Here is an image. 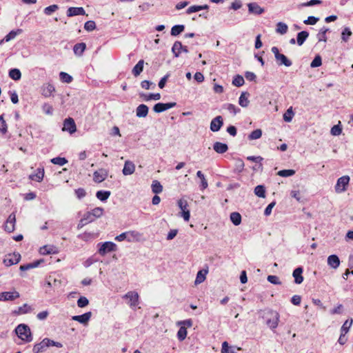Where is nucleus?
I'll list each match as a JSON object with an SVG mask.
<instances>
[{"label":"nucleus","instance_id":"1","mask_svg":"<svg viewBox=\"0 0 353 353\" xmlns=\"http://www.w3.org/2000/svg\"><path fill=\"white\" fill-rule=\"evenodd\" d=\"M15 332L18 337L24 343H30L33 339L30 329L26 324H19L15 328Z\"/></svg>","mask_w":353,"mask_h":353},{"label":"nucleus","instance_id":"2","mask_svg":"<svg viewBox=\"0 0 353 353\" xmlns=\"http://www.w3.org/2000/svg\"><path fill=\"white\" fill-rule=\"evenodd\" d=\"M177 205L181 210L179 215L183 217L185 221H189L190 218V211L187 200L180 199L177 201Z\"/></svg>","mask_w":353,"mask_h":353},{"label":"nucleus","instance_id":"3","mask_svg":"<svg viewBox=\"0 0 353 353\" xmlns=\"http://www.w3.org/2000/svg\"><path fill=\"white\" fill-rule=\"evenodd\" d=\"M272 52L274 54L275 59L279 65H284L287 67L292 65V61L289 60L285 55L281 54L277 47H272Z\"/></svg>","mask_w":353,"mask_h":353},{"label":"nucleus","instance_id":"4","mask_svg":"<svg viewBox=\"0 0 353 353\" xmlns=\"http://www.w3.org/2000/svg\"><path fill=\"white\" fill-rule=\"evenodd\" d=\"M98 252L100 255L104 256L107 253L110 252L116 251L117 245L112 242L107 241L103 243H99Z\"/></svg>","mask_w":353,"mask_h":353},{"label":"nucleus","instance_id":"5","mask_svg":"<svg viewBox=\"0 0 353 353\" xmlns=\"http://www.w3.org/2000/svg\"><path fill=\"white\" fill-rule=\"evenodd\" d=\"M40 92L42 96L46 98H48L54 96L55 88L52 83H45L41 87Z\"/></svg>","mask_w":353,"mask_h":353},{"label":"nucleus","instance_id":"6","mask_svg":"<svg viewBox=\"0 0 353 353\" xmlns=\"http://www.w3.org/2000/svg\"><path fill=\"white\" fill-rule=\"evenodd\" d=\"M350 177L348 176H343L340 177L335 185V191L337 193H341L346 190V187L350 182Z\"/></svg>","mask_w":353,"mask_h":353},{"label":"nucleus","instance_id":"7","mask_svg":"<svg viewBox=\"0 0 353 353\" xmlns=\"http://www.w3.org/2000/svg\"><path fill=\"white\" fill-rule=\"evenodd\" d=\"M123 298L129 300L128 304L131 307H135L139 305V296L137 292L130 291Z\"/></svg>","mask_w":353,"mask_h":353},{"label":"nucleus","instance_id":"8","mask_svg":"<svg viewBox=\"0 0 353 353\" xmlns=\"http://www.w3.org/2000/svg\"><path fill=\"white\" fill-rule=\"evenodd\" d=\"M20 259L21 255L19 253H12L6 255L3 262L6 266L8 267L18 263Z\"/></svg>","mask_w":353,"mask_h":353},{"label":"nucleus","instance_id":"9","mask_svg":"<svg viewBox=\"0 0 353 353\" xmlns=\"http://www.w3.org/2000/svg\"><path fill=\"white\" fill-rule=\"evenodd\" d=\"M15 223H16V215L14 212H12L8 217L5 224H4V230L5 231L11 233L15 229Z\"/></svg>","mask_w":353,"mask_h":353},{"label":"nucleus","instance_id":"10","mask_svg":"<svg viewBox=\"0 0 353 353\" xmlns=\"http://www.w3.org/2000/svg\"><path fill=\"white\" fill-rule=\"evenodd\" d=\"M63 131H67L70 134H73L77 130L76 123L72 118H67L63 121Z\"/></svg>","mask_w":353,"mask_h":353},{"label":"nucleus","instance_id":"11","mask_svg":"<svg viewBox=\"0 0 353 353\" xmlns=\"http://www.w3.org/2000/svg\"><path fill=\"white\" fill-rule=\"evenodd\" d=\"M50 339L45 338L40 343H36L32 348L33 353H40L44 352L50 347Z\"/></svg>","mask_w":353,"mask_h":353},{"label":"nucleus","instance_id":"12","mask_svg":"<svg viewBox=\"0 0 353 353\" xmlns=\"http://www.w3.org/2000/svg\"><path fill=\"white\" fill-rule=\"evenodd\" d=\"M269 314L270 317L267 320V324L270 328L274 329L278 326L279 314L277 312L274 311H270Z\"/></svg>","mask_w":353,"mask_h":353},{"label":"nucleus","instance_id":"13","mask_svg":"<svg viewBox=\"0 0 353 353\" xmlns=\"http://www.w3.org/2000/svg\"><path fill=\"white\" fill-rule=\"evenodd\" d=\"M19 297V293L17 291L3 292L0 293V301H13Z\"/></svg>","mask_w":353,"mask_h":353},{"label":"nucleus","instance_id":"14","mask_svg":"<svg viewBox=\"0 0 353 353\" xmlns=\"http://www.w3.org/2000/svg\"><path fill=\"white\" fill-rule=\"evenodd\" d=\"M108 172L105 169H99L93 174V181L95 183H101L108 176Z\"/></svg>","mask_w":353,"mask_h":353},{"label":"nucleus","instance_id":"15","mask_svg":"<svg viewBox=\"0 0 353 353\" xmlns=\"http://www.w3.org/2000/svg\"><path fill=\"white\" fill-rule=\"evenodd\" d=\"M223 125V120L221 116L214 118L210 123V130L212 132H218Z\"/></svg>","mask_w":353,"mask_h":353},{"label":"nucleus","instance_id":"16","mask_svg":"<svg viewBox=\"0 0 353 353\" xmlns=\"http://www.w3.org/2000/svg\"><path fill=\"white\" fill-rule=\"evenodd\" d=\"M176 105V103H158L154 105L153 110L156 112H161L165 111L170 108H172Z\"/></svg>","mask_w":353,"mask_h":353},{"label":"nucleus","instance_id":"17","mask_svg":"<svg viewBox=\"0 0 353 353\" xmlns=\"http://www.w3.org/2000/svg\"><path fill=\"white\" fill-rule=\"evenodd\" d=\"M94 218L93 217L92 213L90 212H85L81 219L79 221V223L77 225L78 229L83 228L88 223H90L94 221Z\"/></svg>","mask_w":353,"mask_h":353},{"label":"nucleus","instance_id":"18","mask_svg":"<svg viewBox=\"0 0 353 353\" xmlns=\"http://www.w3.org/2000/svg\"><path fill=\"white\" fill-rule=\"evenodd\" d=\"M85 14V10L82 7H70L67 10V16L68 17Z\"/></svg>","mask_w":353,"mask_h":353},{"label":"nucleus","instance_id":"19","mask_svg":"<svg viewBox=\"0 0 353 353\" xmlns=\"http://www.w3.org/2000/svg\"><path fill=\"white\" fill-rule=\"evenodd\" d=\"M135 171V165L130 161H126L122 170L123 174L125 176L133 174Z\"/></svg>","mask_w":353,"mask_h":353},{"label":"nucleus","instance_id":"20","mask_svg":"<svg viewBox=\"0 0 353 353\" xmlns=\"http://www.w3.org/2000/svg\"><path fill=\"white\" fill-rule=\"evenodd\" d=\"M92 314L90 312H86L82 315L73 316L72 320L78 321L82 324H87L89 320L90 319Z\"/></svg>","mask_w":353,"mask_h":353},{"label":"nucleus","instance_id":"21","mask_svg":"<svg viewBox=\"0 0 353 353\" xmlns=\"http://www.w3.org/2000/svg\"><path fill=\"white\" fill-rule=\"evenodd\" d=\"M128 241L129 242H139L142 239V234L137 231H129L128 232Z\"/></svg>","mask_w":353,"mask_h":353},{"label":"nucleus","instance_id":"22","mask_svg":"<svg viewBox=\"0 0 353 353\" xmlns=\"http://www.w3.org/2000/svg\"><path fill=\"white\" fill-rule=\"evenodd\" d=\"M248 7L249 12L255 14H261L264 12V10L256 3H250L248 5Z\"/></svg>","mask_w":353,"mask_h":353},{"label":"nucleus","instance_id":"23","mask_svg":"<svg viewBox=\"0 0 353 353\" xmlns=\"http://www.w3.org/2000/svg\"><path fill=\"white\" fill-rule=\"evenodd\" d=\"M148 114V107L145 104L139 105L136 109V115L138 117H145Z\"/></svg>","mask_w":353,"mask_h":353},{"label":"nucleus","instance_id":"24","mask_svg":"<svg viewBox=\"0 0 353 353\" xmlns=\"http://www.w3.org/2000/svg\"><path fill=\"white\" fill-rule=\"evenodd\" d=\"M213 148L219 154H223L228 150L227 144L221 142H215L213 145Z\"/></svg>","mask_w":353,"mask_h":353},{"label":"nucleus","instance_id":"25","mask_svg":"<svg viewBox=\"0 0 353 353\" xmlns=\"http://www.w3.org/2000/svg\"><path fill=\"white\" fill-rule=\"evenodd\" d=\"M44 177V169L43 168H38L37 170V172L34 174H30L29 178L32 181H36L38 182H41Z\"/></svg>","mask_w":353,"mask_h":353},{"label":"nucleus","instance_id":"26","mask_svg":"<svg viewBox=\"0 0 353 353\" xmlns=\"http://www.w3.org/2000/svg\"><path fill=\"white\" fill-rule=\"evenodd\" d=\"M303 268H297L293 272V276L294 278V282L296 284H301L303 281V276H302Z\"/></svg>","mask_w":353,"mask_h":353},{"label":"nucleus","instance_id":"27","mask_svg":"<svg viewBox=\"0 0 353 353\" xmlns=\"http://www.w3.org/2000/svg\"><path fill=\"white\" fill-rule=\"evenodd\" d=\"M327 263L332 268H337L340 265L339 258L335 254L330 255L327 258Z\"/></svg>","mask_w":353,"mask_h":353},{"label":"nucleus","instance_id":"28","mask_svg":"<svg viewBox=\"0 0 353 353\" xmlns=\"http://www.w3.org/2000/svg\"><path fill=\"white\" fill-rule=\"evenodd\" d=\"M57 252V248L51 245H44L39 250V253L43 255L55 254Z\"/></svg>","mask_w":353,"mask_h":353},{"label":"nucleus","instance_id":"29","mask_svg":"<svg viewBox=\"0 0 353 353\" xmlns=\"http://www.w3.org/2000/svg\"><path fill=\"white\" fill-rule=\"evenodd\" d=\"M235 350H241L240 347L236 348L235 347L229 346L228 342L224 341L222 343L221 353H235Z\"/></svg>","mask_w":353,"mask_h":353},{"label":"nucleus","instance_id":"30","mask_svg":"<svg viewBox=\"0 0 353 353\" xmlns=\"http://www.w3.org/2000/svg\"><path fill=\"white\" fill-rule=\"evenodd\" d=\"M85 48L86 45L85 43H79L74 45L73 50L76 55L81 56L85 51Z\"/></svg>","mask_w":353,"mask_h":353},{"label":"nucleus","instance_id":"31","mask_svg":"<svg viewBox=\"0 0 353 353\" xmlns=\"http://www.w3.org/2000/svg\"><path fill=\"white\" fill-rule=\"evenodd\" d=\"M143 64H144V61L143 60H140L136 65L132 69V74L135 76V77H137L139 76L143 71Z\"/></svg>","mask_w":353,"mask_h":353},{"label":"nucleus","instance_id":"32","mask_svg":"<svg viewBox=\"0 0 353 353\" xmlns=\"http://www.w3.org/2000/svg\"><path fill=\"white\" fill-rule=\"evenodd\" d=\"M32 310V309L31 306L28 305V304H24L23 305L18 307L17 310H14V313L17 315L23 314L30 312Z\"/></svg>","mask_w":353,"mask_h":353},{"label":"nucleus","instance_id":"33","mask_svg":"<svg viewBox=\"0 0 353 353\" xmlns=\"http://www.w3.org/2000/svg\"><path fill=\"white\" fill-rule=\"evenodd\" d=\"M309 36V33L307 31H301L298 33L297 38H296V42L299 46L303 45V43L305 42V41L307 39V38Z\"/></svg>","mask_w":353,"mask_h":353},{"label":"nucleus","instance_id":"34","mask_svg":"<svg viewBox=\"0 0 353 353\" xmlns=\"http://www.w3.org/2000/svg\"><path fill=\"white\" fill-rule=\"evenodd\" d=\"M248 94L245 92H243L239 99V103L241 106L245 108L248 107L250 103L248 100Z\"/></svg>","mask_w":353,"mask_h":353},{"label":"nucleus","instance_id":"35","mask_svg":"<svg viewBox=\"0 0 353 353\" xmlns=\"http://www.w3.org/2000/svg\"><path fill=\"white\" fill-rule=\"evenodd\" d=\"M209 6L208 5H203V6H192L189 7L187 10L188 14H191L193 12H199L202 10H208Z\"/></svg>","mask_w":353,"mask_h":353},{"label":"nucleus","instance_id":"36","mask_svg":"<svg viewBox=\"0 0 353 353\" xmlns=\"http://www.w3.org/2000/svg\"><path fill=\"white\" fill-rule=\"evenodd\" d=\"M42 261V260H38L30 263L22 265L20 266V270L22 271H26L34 268H37Z\"/></svg>","mask_w":353,"mask_h":353},{"label":"nucleus","instance_id":"37","mask_svg":"<svg viewBox=\"0 0 353 353\" xmlns=\"http://www.w3.org/2000/svg\"><path fill=\"white\" fill-rule=\"evenodd\" d=\"M152 191L154 194H159L163 191V186L159 181L157 180L152 181Z\"/></svg>","mask_w":353,"mask_h":353},{"label":"nucleus","instance_id":"38","mask_svg":"<svg viewBox=\"0 0 353 353\" xmlns=\"http://www.w3.org/2000/svg\"><path fill=\"white\" fill-rule=\"evenodd\" d=\"M230 220L235 225H239L241 223V216L239 212H232L230 214Z\"/></svg>","mask_w":353,"mask_h":353},{"label":"nucleus","instance_id":"39","mask_svg":"<svg viewBox=\"0 0 353 353\" xmlns=\"http://www.w3.org/2000/svg\"><path fill=\"white\" fill-rule=\"evenodd\" d=\"M22 32L21 29H17L16 30L10 31L3 39V41L8 42L16 37L17 35Z\"/></svg>","mask_w":353,"mask_h":353},{"label":"nucleus","instance_id":"40","mask_svg":"<svg viewBox=\"0 0 353 353\" xmlns=\"http://www.w3.org/2000/svg\"><path fill=\"white\" fill-rule=\"evenodd\" d=\"M0 132L2 134H6L8 132V125L4 119V114L0 115Z\"/></svg>","mask_w":353,"mask_h":353},{"label":"nucleus","instance_id":"41","mask_svg":"<svg viewBox=\"0 0 353 353\" xmlns=\"http://www.w3.org/2000/svg\"><path fill=\"white\" fill-rule=\"evenodd\" d=\"M9 77L13 80H19L21 77V73L19 69L14 68L9 71Z\"/></svg>","mask_w":353,"mask_h":353},{"label":"nucleus","instance_id":"42","mask_svg":"<svg viewBox=\"0 0 353 353\" xmlns=\"http://www.w3.org/2000/svg\"><path fill=\"white\" fill-rule=\"evenodd\" d=\"M141 97H142L145 101L150 100H159L161 99V94L159 93L150 94H143L141 95Z\"/></svg>","mask_w":353,"mask_h":353},{"label":"nucleus","instance_id":"43","mask_svg":"<svg viewBox=\"0 0 353 353\" xmlns=\"http://www.w3.org/2000/svg\"><path fill=\"white\" fill-rule=\"evenodd\" d=\"M352 323H353L352 319L346 320L341 327V333H344L346 334L349 332V330L351 327Z\"/></svg>","mask_w":353,"mask_h":353},{"label":"nucleus","instance_id":"44","mask_svg":"<svg viewBox=\"0 0 353 353\" xmlns=\"http://www.w3.org/2000/svg\"><path fill=\"white\" fill-rule=\"evenodd\" d=\"M185 27L183 25L174 26L171 29V34L172 36H177L184 31Z\"/></svg>","mask_w":353,"mask_h":353},{"label":"nucleus","instance_id":"45","mask_svg":"<svg viewBox=\"0 0 353 353\" xmlns=\"http://www.w3.org/2000/svg\"><path fill=\"white\" fill-rule=\"evenodd\" d=\"M288 30V27L285 23H284L283 22H279L276 24V31L277 33L283 34L287 32Z\"/></svg>","mask_w":353,"mask_h":353},{"label":"nucleus","instance_id":"46","mask_svg":"<svg viewBox=\"0 0 353 353\" xmlns=\"http://www.w3.org/2000/svg\"><path fill=\"white\" fill-rule=\"evenodd\" d=\"M110 192L109 191H98L96 194V196L97 197V199H99V200L102 201H106L108 197L110 196Z\"/></svg>","mask_w":353,"mask_h":353},{"label":"nucleus","instance_id":"47","mask_svg":"<svg viewBox=\"0 0 353 353\" xmlns=\"http://www.w3.org/2000/svg\"><path fill=\"white\" fill-rule=\"evenodd\" d=\"M187 330L185 326H180V328L177 332L178 339L181 341H183L187 336Z\"/></svg>","mask_w":353,"mask_h":353},{"label":"nucleus","instance_id":"48","mask_svg":"<svg viewBox=\"0 0 353 353\" xmlns=\"http://www.w3.org/2000/svg\"><path fill=\"white\" fill-rule=\"evenodd\" d=\"M262 136V131L261 129H256L252 131L248 136L249 140L259 139Z\"/></svg>","mask_w":353,"mask_h":353},{"label":"nucleus","instance_id":"49","mask_svg":"<svg viewBox=\"0 0 353 353\" xmlns=\"http://www.w3.org/2000/svg\"><path fill=\"white\" fill-rule=\"evenodd\" d=\"M59 77L62 82L67 83H71L73 79L72 77L70 74H68L64 72H61L59 73Z\"/></svg>","mask_w":353,"mask_h":353},{"label":"nucleus","instance_id":"50","mask_svg":"<svg viewBox=\"0 0 353 353\" xmlns=\"http://www.w3.org/2000/svg\"><path fill=\"white\" fill-rule=\"evenodd\" d=\"M51 162L53 164L63 165L68 163V160L64 157H55L51 159Z\"/></svg>","mask_w":353,"mask_h":353},{"label":"nucleus","instance_id":"51","mask_svg":"<svg viewBox=\"0 0 353 353\" xmlns=\"http://www.w3.org/2000/svg\"><path fill=\"white\" fill-rule=\"evenodd\" d=\"M244 79L242 76L236 75L232 81V84L236 87H241L244 84Z\"/></svg>","mask_w":353,"mask_h":353},{"label":"nucleus","instance_id":"52","mask_svg":"<svg viewBox=\"0 0 353 353\" xmlns=\"http://www.w3.org/2000/svg\"><path fill=\"white\" fill-rule=\"evenodd\" d=\"M342 132V128L341 127V121L339 124L334 125L331 129V134L334 136H338Z\"/></svg>","mask_w":353,"mask_h":353},{"label":"nucleus","instance_id":"53","mask_svg":"<svg viewBox=\"0 0 353 353\" xmlns=\"http://www.w3.org/2000/svg\"><path fill=\"white\" fill-rule=\"evenodd\" d=\"M254 193L259 197H265V190L263 185H257L254 189Z\"/></svg>","mask_w":353,"mask_h":353},{"label":"nucleus","instance_id":"54","mask_svg":"<svg viewBox=\"0 0 353 353\" xmlns=\"http://www.w3.org/2000/svg\"><path fill=\"white\" fill-rule=\"evenodd\" d=\"M226 109L231 113L236 114L239 112H240L241 110L238 107H236L235 105L232 103H228L225 105Z\"/></svg>","mask_w":353,"mask_h":353},{"label":"nucleus","instance_id":"55","mask_svg":"<svg viewBox=\"0 0 353 353\" xmlns=\"http://www.w3.org/2000/svg\"><path fill=\"white\" fill-rule=\"evenodd\" d=\"M294 116V112L292 111V108H290L287 110V111L283 114V119L286 122H290Z\"/></svg>","mask_w":353,"mask_h":353},{"label":"nucleus","instance_id":"56","mask_svg":"<svg viewBox=\"0 0 353 353\" xmlns=\"http://www.w3.org/2000/svg\"><path fill=\"white\" fill-rule=\"evenodd\" d=\"M328 31L327 28H323L321 29L320 32L317 34L318 39L319 41H326L327 37H326V32Z\"/></svg>","mask_w":353,"mask_h":353},{"label":"nucleus","instance_id":"57","mask_svg":"<svg viewBox=\"0 0 353 353\" xmlns=\"http://www.w3.org/2000/svg\"><path fill=\"white\" fill-rule=\"evenodd\" d=\"M295 174L294 170H283L278 172V175L283 177H288L292 176Z\"/></svg>","mask_w":353,"mask_h":353},{"label":"nucleus","instance_id":"58","mask_svg":"<svg viewBox=\"0 0 353 353\" xmlns=\"http://www.w3.org/2000/svg\"><path fill=\"white\" fill-rule=\"evenodd\" d=\"M90 212L94 219L99 218L102 216L103 213V209L102 208L97 207L92 210Z\"/></svg>","mask_w":353,"mask_h":353},{"label":"nucleus","instance_id":"59","mask_svg":"<svg viewBox=\"0 0 353 353\" xmlns=\"http://www.w3.org/2000/svg\"><path fill=\"white\" fill-rule=\"evenodd\" d=\"M181 49H183L182 43L180 41H176L173 45L172 51L178 56Z\"/></svg>","mask_w":353,"mask_h":353},{"label":"nucleus","instance_id":"60","mask_svg":"<svg viewBox=\"0 0 353 353\" xmlns=\"http://www.w3.org/2000/svg\"><path fill=\"white\" fill-rule=\"evenodd\" d=\"M322 64V59L320 55H316L312 61L310 66L312 68H316L321 66Z\"/></svg>","mask_w":353,"mask_h":353},{"label":"nucleus","instance_id":"61","mask_svg":"<svg viewBox=\"0 0 353 353\" xmlns=\"http://www.w3.org/2000/svg\"><path fill=\"white\" fill-rule=\"evenodd\" d=\"M351 35L352 32L350 29L349 28H345L342 32L341 38L344 41H347Z\"/></svg>","mask_w":353,"mask_h":353},{"label":"nucleus","instance_id":"62","mask_svg":"<svg viewBox=\"0 0 353 353\" xmlns=\"http://www.w3.org/2000/svg\"><path fill=\"white\" fill-rule=\"evenodd\" d=\"M59 9V7L57 5H51L48 7H46L44 9V13L46 15H50L52 12L57 11Z\"/></svg>","mask_w":353,"mask_h":353},{"label":"nucleus","instance_id":"63","mask_svg":"<svg viewBox=\"0 0 353 353\" xmlns=\"http://www.w3.org/2000/svg\"><path fill=\"white\" fill-rule=\"evenodd\" d=\"M267 279L270 283H271L272 284H275V285H281V282L277 276L269 275L268 276Z\"/></svg>","mask_w":353,"mask_h":353},{"label":"nucleus","instance_id":"64","mask_svg":"<svg viewBox=\"0 0 353 353\" xmlns=\"http://www.w3.org/2000/svg\"><path fill=\"white\" fill-rule=\"evenodd\" d=\"M88 303H89V301H88V299L85 296L80 297L79 299V300L77 301V305L79 307H84L86 305H88Z\"/></svg>","mask_w":353,"mask_h":353}]
</instances>
